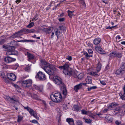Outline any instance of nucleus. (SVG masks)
<instances>
[{"label":"nucleus","instance_id":"nucleus-19","mask_svg":"<svg viewBox=\"0 0 125 125\" xmlns=\"http://www.w3.org/2000/svg\"><path fill=\"white\" fill-rule=\"evenodd\" d=\"M82 88V86L79 83L74 86V90L76 92H77L80 89Z\"/></svg>","mask_w":125,"mask_h":125},{"label":"nucleus","instance_id":"nucleus-32","mask_svg":"<svg viewBox=\"0 0 125 125\" xmlns=\"http://www.w3.org/2000/svg\"><path fill=\"white\" fill-rule=\"evenodd\" d=\"M101 41V40H94L93 41V43L95 45H97L99 44Z\"/></svg>","mask_w":125,"mask_h":125},{"label":"nucleus","instance_id":"nucleus-17","mask_svg":"<svg viewBox=\"0 0 125 125\" xmlns=\"http://www.w3.org/2000/svg\"><path fill=\"white\" fill-rule=\"evenodd\" d=\"M51 30L52 28L51 27H49L47 28H44L42 29V30L46 34H49L52 32Z\"/></svg>","mask_w":125,"mask_h":125},{"label":"nucleus","instance_id":"nucleus-11","mask_svg":"<svg viewBox=\"0 0 125 125\" xmlns=\"http://www.w3.org/2000/svg\"><path fill=\"white\" fill-rule=\"evenodd\" d=\"M33 91L37 90L40 92H42L43 91V87L42 86H38L37 85L34 84L31 87Z\"/></svg>","mask_w":125,"mask_h":125},{"label":"nucleus","instance_id":"nucleus-28","mask_svg":"<svg viewBox=\"0 0 125 125\" xmlns=\"http://www.w3.org/2000/svg\"><path fill=\"white\" fill-rule=\"evenodd\" d=\"M63 87V89L62 91L63 94L65 96H66L67 94V91L66 88L65 87V85L62 86Z\"/></svg>","mask_w":125,"mask_h":125},{"label":"nucleus","instance_id":"nucleus-29","mask_svg":"<svg viewBox=\"0 0 125 125\" xmlns=\"http://www.w3.org/2000/svg\"><path fill=\"white\" fill-rule=\"evenodd\" d=\"M119 95L122 100H125V94H123L121 93H120L119 94Z\"/></svg>","mask_w":125,"mask_h":125},{"label":"nucleus","instance_id":"nucleus-22","mask_svg":"<svg viewBox=\"0 0 125 125\" xmlns=\"http://www.w3.org/2000/svg\"><path fill=\"white\" fill-rule=\"evenodd\" d=\"M86 82L88 84H91L92 83V79L90 76H87L85 79Z\"/></svg>","mask_w":125,"mask_h":125},{"label":"nucleus","instance_id":"nucleus-14","mask_svg":"<svg viewBox=\"0 0 125 125\" xmlns=\"http://www.w3.org/2000/svg\"><path fill=\"white\" fill-rule=\"evenodd\" d=\"M125 73V71L123 70L120 68L117 70L115 72L116 74L120 75L121 76H122L123 74Z\"/></svg>","mask_w":125,"mask_h":125},{"label":"nucleus","instance_id":"nucleus-51","mask_svg":"<svg viewBox=\"0 0 125 125\" xmlns=\"http://www.w3.org/2000/svg\"><path fill=\"white\" fill-rule=\"evenodd\" d=\"M29 33H31V32H35L36 31L34 29H31V30H29Z\"/></svg>","mask_w":125,"mask_h":125},{"label":"nucleus","instance_id":"nucleus-4","mask_svg":"<svg viewBox=\"0 0 125 125\" xmlns=\"http://www.w3.org/2000/svg\"><path fill=\"white\" fill-rule=\"evenodd\" d=\"M66 29V27H64L62 25H61L59 26L58 28L55 30L56 34L58 38H60L62 36V32L65 31Z\"/></svg>","mask_w":125,"mask_h":125},{"label":"nucleus","instance_id":"nucleus-3","mask_svg":"<svg viewBox=\"0 0 125 125\" xmlns=\"http://www.w3.org/2000/svg\"><path fill=\"white\" fill-rule=\"evenodd\" d=\"M50 97L52 100L56 103H60L62 100V96L60 93H56L51 94Z\"/></svg>","mask_w":125,"mask_h":125},{"label":"nucleus","instance_id":"nucleus-15","mask_svg":"<svg viewBox=\"0 0 125 125\" xmlns=\"http://www.w3.org/2000/svg\"><path fill=\"white\" fill-rule=\"evenodd\" d=\"M25 55H27L28 60L30 61L31 60H33L34 59V56L32 54L27 52L26 54H25Z\"/></svg>","mask_w":125,"mask_h":125},{"label":"nucleus","instance_id":"nucleus-39","mask_svg":"<svg viewBox=\"0 0 125 125\" xmlns=\"http://www.w3.org/2000/svg\"><path fill=\"white\" fill-rule=\"evenodd\" d=\"M76 125H83V122L80 120H77L76 121Z\"/></svg>","mask_w":125,"mask_h":125},{"label":"nucleus","instance_id":"nucleus-21","mask_svg":"<svg viewBox=\"0 0 125 125\" xmlns=\"http://www.w3.org/2000/svg\"><path fill=\"white\" fill-rule=\"evenodd\" d=\"M102 64L100 62H99L97 67L96 70L98 72H99L101 70L102 67Z\"/></svg>","mask_w":125,"mask_h":125},{"label":"nucleus","instance_id":"nucleus-43","mask_svg":"<svg viewBox=\"0 0 125 125\" xmlns=\"http://www.w3.org/2000/svg\"><path fill=\"white\" fill-rule=\"evenodd\" d=\"M77 77L79 79L81 80L83 78V75L82 73H80L78 75Z\"/></svg>","mask_w":125,"mask_h":125},{"label":"nucleus","instance_id":"nucleus-64","mask_svg":"<svg viewBox=\"0 0 125 125\" xmlns=\"http://www.w3.org/2000/svg\"><path fill=\"white\" fill-rule=\"evenodd\" d=\"M123 94H125V85H124L123 88Z\"/></svg>","mask_w":125,"mask_h":125},{"label":"nucleus","instance_id":"nucleus-10","mask_svg":"<svg viewBox=\"0 0 125 125\" xmlns=\"http://www.w3.org/2000/svg\"><path fill=\"white\" fill-rule=\"evenodd\" d=\"M16 59L9 56L5 57L4 58V61L7 63H10L12 62H14Z\"/></svg>","mask_w":125,"mask_h":125},{"label":"nucleus","instance_id":"nucleus-27","mask_svg":"<svg viewBox=\"0 0 125 125\" xmlns=\"http://www.w3.org/2000/svg\"><path fill=\"white\" fill-rule=\"evenodd\" d=\"M98 72H97V71L95 72H90L89 74L95 77L96 75L99 76L98 74Z\"/></svg>","mask_w":125,"mask_h":125},{"label":"nucleus","instance_id":"nucleus-25","mask_svg":"<svg viewBox=\"0 0 125 125\" xmlns=\"http://www.w3.org/2000/svg\"><path fill=\"white\" fill-rule=\"evenodd\" d=\"M117 52L114 51L111 52L109 55V56L111 57H115L116 56Z\"/></svg>","mask_w":125,"mask_h":125},{"label":"nucleus","instance_id":"nucleus-26","mask_svg":"<svg viewBox=\"0 0 125 125\" xmlns=\"http://www.w3.org/2000/svg\"><path fill=\"white\" fill-rule=\"evenodd\" d=\"M19 37L17 32H16L14 34L10 37V38H17Z\"/></svg>","mask_w":125,"mask_h":125},{"label":"nucleus","instance_id":"nucleus-48","mask_svg":"<svg viewBox=\"0 0 125 125\" xmlns=\"http://www.w3.org/2000/svg\"><path fill=\"white\" fill-rule=\"evenodd\" d=\"M117 25H115L114 26H113L112 27H110V26H109L107 27L106 28V29H113L115 27H117Z\"/></svg>","mask_w":125,"mask_h":125},{"label":"nucleus","instance_id":"nucleus-62","mask_svg":"<svg viewBox=\"0 0 125 125\" xmlns=\"http://www.w3.org/2000/svg\"><path fill=\"white\" fill-rule=\"evenodd\" d=\"M64 20V18H63L59 19V20L60 21H62Z\"/></svg>","mask_w":125,"mask_h":125},{"label":"nucleus","instance_id":"nucleus-38","mask_svg":"<svg viewBox=\"0 0 125 125\" xmlns=\"http://www.w3.org/2000/svg\"><path fill=\"white\" fill-rule=\"evenodd\" d=\"M122 56V54L120 52H117L116 53V56L118 58H121Z\"/></svg>","mask_w":125,"mask_h":125},{"label":"nucleus","instance_id":"nucleus-40","mask_svg":"<svg viewBox=\"0 0 125 125\" xmlns=\"http://www.w3.org/2000/svg\"><path fill=\"white\" fill-rule=\"evenodd\" d=\"M81 113L84 115H87L88 113V111H86L84 109L82 110H81Z\"/></svg>","mask_w":125,"mask_h":125},{"label":"nucleus","instance_id":"nucleus-53","mask_svg":"<svg viewBox=\"0 0 125 125\" xmlns=\"http://www.w3.org/2000/svg\"><path fill=\"white\" fill-rule=\"evenodd\" d=\"M56 111L58 113V115H60L61 111L60 110L59 108H57L56 109Z\"/></svg>","mask_w":125,"mask_h":125},{"label":"nucleus","instance_id":"nucleus-20","mask_svg":"<svg viewBox=\"0 0 125 125\" xmlns=\"http://www.w3.org/2000/svg\"><path fill=\"white\" fill-rule=\"evenodd\" d=\"M23 107L25 109L27 110L29 112L31 115V114H32V113H33V112L34 111V110L31 109L28 106H27L26 107L23 106Z\"/></svg>","mask_w":125,"mask_h":125},{"label":"nucleus","instance_id":"nucleus-5","mask_svg":"<svg viewBox=\"0 0 125 125\" xmlns=\"http://www.w3.org/2000/svg\"><path fill=\"white\" fill-rule=\"evenodd\" d=\"M32 80L30 79L22 81L21 82L22 86L24 88H29L31 86Z\"/></svg>","mask_w":125,"mask_h":125},{"label":"nucleus","instance_id":"nucleus-31","mask_svg":"<svg viewBox=\"0 0 125 125\" xmlns=\"http://www.w3.org/2000/svg\"><path fill=\"white\" fill-rule=\"evenodd\" d=\"M88 114H87V115L89 116L90 117L93 119H94V116L91 113V111H88Z\"/></svg>","mask_w":125,"mask_h":125},{"label":"nucleus","instance_id":"nucleus-47","mask_svg":"<svg viewBox=\"0 0 125 125\" xmlns=\"http://www.w3.org/2000/svg\"><path fill=\"white\" fill-rule=\"evenodd\" d=\"M9 99L11 103H13L14 101H17L16 99L15 98L10 97L9 98Z\"/></svg>","mask_w":125,"mask_h":125},{"label":"nucleus","instance_id":"nucleus-12","mask_svg":"<svg viewBox=\"0 0 125 125\" xmlns=\"http://www.w3.org/2000/svg\"><path fill=\"white\" fill-rule=\"evenodd\" d=\"M7 77L11 81H14L16 79L15 75L13 73H9L7 74Z\"/></svg>","mask_w":125,"mask_h":125},{"label":"nucleus","instance_id":"nucleus-58","mask_svg":"<svg viewBox=\"0 0 125 125\" xmlns=\"http://www.w3.org/2000/svg\"><path fill=\"white\" fill-rule=\"evenodd\" d=\"M88 52L89 54H92L93 51L91 49H89L88 50Z\"/></svg>","mask_w":125,"mask_h":125},{"label":"nucleus","instance_id":"nucleus-23","mask_svg":"<svg viewBox=\"0 0 125 125\" xmlns=\"http://www.w3.org/2000/svg\"><path fill=\"white\" fill-rule=\"evenodd\" d=\"M80 107L78 105H74L72 109L74 111L76 112L78 111L80 109Z\"/></svg>","mask_w":125,"mask_h":125},{"label":"nucleus","instance_id":"nucleus-56","mask_svg":"<svg viewBox=\"0 0 125 125\" xmlns=\"http://www.w3.org/2000/svg\"><path fill=\"white\" fill-rule=\"evenodd\" d=\"M31 122L33 123H36L37 124H38V122L36 120H32L31 121Z\"/></svg>","mask_w":125,"mask_h":125},{"label":"nucleus","instance_id":"nucleus-55","mask_svg":"<svg viewBox=\"0 0 125 125\" xmlns=\"http://www.w3.org/2000/svg\"><path fill=\"white\" fill-rule=\"evenodd\" d=\"M110 68V66L109 64L107 65L105 69V71H106Z\"/></svg>","mask_w":125,"mask_h":125},{"label":"nucleus","instance_id":"nucleus-49","mask_svg":"<svg viewBox=\"0 0 125 125\" xmlns=\"http://www.w3.org/2000/svg\"><path fill=\"white\" fill-rule=\"evenodd\" d=\"M83 54L84 55L85 57L87 58H88V57H89V55L86 52H83Z\"/></svg>","mask_w":125,"mask_h":125},{"label":"nucleus","instance_id":"nucleus-33","mask_svg":"<svg viewBox=\"0 0 125 125\" xmlns=\"http://www.w3.org/2000/svg\"><path fill=\"white\" fill-rule=\"evenodd\" d=\"M125 72V62H122L120 68Z\"/></svg>","mask_w":125,"mask_h":125},{"label":"nucleus","instance_id":"nucleus-57","mask_svg":"<svg viewBox=\"0 0 125 125\" xmlns=\"http://www.w3.org/2000/svg\"><path fill=\"white\" fill-rule=\"evenodd\" d=\"M121 121H119L118 120L116 121L115 122V124L117 125H120L121 124Z\"/></svg>","mask_w":125,"mask_h":125},{"label":"nucleus","instance_id":"nucleus-2","mask_svg":"<svg viewBox=\"0 0 125 125\" xmlns=\"http://www.w3.org/2000/svg\"><path fill=\"white\" fill-rule=\"evenodd\" d=\"M58 68L60 70H63V73L66 76L70 77L72 75L73 73L72 69L70 68L69 64L67 63H65L63 66H59Z\"/></svg>","mask_w":125,"mask_h":125},{"label":"nucleus","instance_id":"nucleus-36","mask_svg":"<svg viewBox=\"0 0 125 125\" xmlns=\"http://www.w3.org/2000/svg\"><path fill=\"white\" fill-rule=\"evenodd\" d=\"M83 119H84L85 123L88 124L91 123L92 121V120L90 119H85V118Z\"/></svg>","mask_w":125,"mask_h":125},{"label":"nucleus","instance_id":"nucleus-24","mask_svg":"<svg viewBox=\"0 0 125 125\" xmlns=\"http://www.w3.org/2000/svg\"><path fill=\"white\" fill-rule=\"evenodd\" d=\"M105 118L106 121L109 123L112 122L113 120L112 117L110 116H106Z\"/></svg>","mask_w":125,"mask_h":125},{"label":"nucleus","instance_id":"nucleus-34","mask_svg":"<svg viewBox=\"0 0 125 125\" xmlns=\"http://www.w3.org/2000/svg\"><path fill=\"white\" fill-rule=\"evenodd\" d=\"M33 113H32V114H31V116H33L37 120H38L39 119V118L38 117L36 113H35L34 111L33 112Z\"/></svg>","mask_w":125,"mask_h":125},{"label":"nucleus","instance_id":"nucleus-9","mask_svg":"<svg viewBox=\"0 0 125 125\" xmlns=\"http://www.w3.org/2000/svg\"><path fill=\"white\" fill-rule=\"evenodd\" d=\"M33 41L32 40H22L21 41H16L14 40H13L12 41H11V42H10V44L11 45H10L9 46H14V49L15 48V46H17L18 45V42H33Z\"/></svg>","mask_w":125,"mask_h":125},{"label":"nucleus","instance_id":"nucleus-52","mask_svg":"<svg viewBox=\"0 0 125 125\" xmlns=\"http://www.w3.org/2000/svg\"><path fill=\"white\" fill-rule=\"evenodd\" d=\"M19 66V64L18 63H16L15 64L13 65V66L14 67L15 69H17Z\"/></svg>","mask_w":125,"mask_h":125},{"label":"nucleus","instance_id":"nucleus-59","mask_svg":"<svg viewBox=\"0 0 125 125\" xmlns=\"http://www.w3.org/2000/svg\"><path fill=\"white\" fill-rule=\"evenodd\" d=\"M4 81L6 83H9V81L7 78H5L4 79Z\"/></svg>","mask_w":125,"mask_h":125},{"label":"nucleus","instance_id":"nucleus-46","mask_svg":"<svg viewBox=\"0 0 125 125\" xmlns=\"http://www.w3.org/2000/svg\"><path fill=\"white\" fill-rule=\"evenodd\" d=\"M79 2L82 4L84 5V6L85 7L86 5L85 2L84 1V0H79Z\"/></svg>","mask_w":125,"mask_h":125},{"label":"nucleus","instance_id":"nucleus-61","mask_svg":"<svg viewBox=\"0 0 125 125\" xmlns=\"http://www.w3.org/2000/svg\"><path fill=\"white\" fill-rule=\"evenodd\" d=\"M87 45L88 46L90 47H92L93 46L92 44L90 42L88 43L87 44Z\"/></svg>","mask_w":125,"mask_h":125},{"label":"nucleus","instance_id":"nucleus-63","mask_svg":"<svg viewBox=\"0 0 125 125\" xmlns=\"http://www.w3.org/2000/svg\"><path fill=\"white\" fill-rule=\"evenodd\" d=\"M1 77L3 79L4 78H5V76L3 73L1 74Z\"/></svg>","mask_w":125,"mask_h":125},{"label":"nucleus","instance_id":"nucleus-30","mask_svg":"<svg viewBox=\"0 0 125 125\" xmlns=\"http://www.w3.org/2000/svg\"><path fill=\"white\" fill-rule=\"evenodd\" d=\"M74 12V11H71L69 10H68L67 12L68 15L70 18H72L73 16L74 15L73 14Z\"/></svg>","mask_w":125,"mask_h":125},{"label":"nucleus","instance_id":"nucleus-45","mask_svg":"<svg viewBox=\"0 0 125 125\" xmlns=\"http://www.w3.org/2000/svg\"><path fill=\"white\" fill-rule=\"evenodd\" d=\"M22 117L21 115H19L18 117V119L17 120L18 122H20L22 119Z\"/></svg>","mask_w":125,"mask_h":125},{"label":"nucleus","instance_id":"nucleus-37","mask_svg":"<svg viewBox=\"0 0 125 125\" xmlns=\"http://www.w3.org/2000/svg\"><path fill=\"white\" fill-rule=\"evenodd\" d=\"M23 32V33L25 34L27 33H29V29H27L23 28L21 29Z\"/></svg>","mask_w":125,"mask_h":125},{"label":"nucleus","instance_id":"nucleus-42","mask_svg":"<svg viewBox=\"0 0 125 125\" xmlns=\"http://www.w3.org/2000/svg\"><path fill=\"white\" fill-rule=\"evenodd\" d=\"M17 32L19 35L20 38H21V37L20 36L22 35L23 33L21 29Z\"/></svg>","mask_w":125,"mask_h":125},{"label":"nucleus","instance_id":"nucleus-8","mask_svg":"<svg viewBox=\"0 0 125 125\" xmlns=\"http://www.w3.org/2000/svg\"><path fill=\"white\" fill-rule=\"evenodd\" d=\"M36 77L41 81L45 80L46 77L45 74L41 71H39L37 73Z\"/></svg>","mask_w":125,"mask_h":125},{"label":"nucleus","instance_id":"nucleus-18","mask_svg":"<svg viewBox=\"0 0 125 125\" xmlns=\"http://www.w3.org/2000/svg\"><path fill=\"white\" fill-rule=\"evenodd\" d=\"M118 105V104L117 103L115 102L111 103L108 105V107L109 108H114Z\"/></svg>","mask_w":125,"mask_h":125},{"label":"nucleus","instance_id":"nucleus-50","mask_svg":"<svg viewBox=\"0 0 125 125\" xmlns=\"http://www.w3.org/2000/svg\"><path fill=\"white\" fill-rule=\"evenodd\" d=\"M38 19V15L37 14H36L34 16V18L33 19V21L34 20L36 21Z\"/></svg>","mask_w":125,"mask_h":125},{"label":"nucleus","instance_id":"nucleus-35","mask_svg":"<svg viewBox=\"0 0 125 125\" xmlns=\"http://www.w3.org/2000/svg\"><path fill=\"white\" fill-rule=\"evenodd\" d=\"M31 65V64L29 65V64L28 65L26 66L24 69L27 72H29L30 69Z\"/></svg>","mask_w":125,"mask_h":125},{"label":"nucleus","instance_id":"nucleus-60","mask_svg":"<svg viewBox=\"0 0 125 125\" xmlns=\"http://www.w3.org/2000/svg\"><path fill=\"white\" fill-rule=\"evenodd\" d=\"M66 59L69 61H71L72 60V57L71 56H69Z\"/></svg>","mask_w":125,"mask_h":125},{"label":"nucleus","instance_id":"nucleus-54","mask_svg":"<svg viewBox=\"0 0 125 125\" xmlns=\"http://www.w3.org/2000/svg\"><path fill=\"white\" fill-rule=\"evenodd\" d=\"M100 82L103 85H105L106 84V83L104 81H100Z\"/></svg>","mask_w":125,"mask_h":125},{"label":"nucleus","instance_id":"nucleus-13","mask_svg":"<svg viewBox=\"0 0 125 125\" xmlns=\"http://www.w3.org/2000/svg\"><path fill=\"white\" fill-rule=\"evenodd\" d=\"M95 49L97 51V52L101 54H105V52L101 48L100 46H95Z\"/></svg>","mask_w":125,"mask_h":125},{"label":"nucleus","instance_id":"nucleus-7","mask_svg":"<svg viewBox=\"0 0 125 125\" xmlns=\"http://www.w3.org/2000/svg\"><path fill=\"white\" fill-rule=\"evenodd\" d=\"M8 49V51L7 52L8 54L16 55L18 54V52L15 50L14 46H9Z\"/></svg>","mask_w":125,"mask_h":125},{"label":"nucleus","instance_id":"nucleus-16","mask_svg":"<svg viewBox=\"0 0 125 125\" xmlns=\"http://www.w3.org/2000/svg\"><path fill=\"white\" fill-rule=\"evenodd\" d=\"M66 121L70 125H75L73 119L72 118H67Z\"/></svg>","mask_w":125,"mask_h":125},{"label":"nucleus","instance_id":"nucleus-6","mask_svg":"<svg viewBox=\"0 0 125 125\" xmlns=\"http://www.w3.org/2000/svg\"><path fill=\"white\" fill-rule=\"evenodd\" d=\"M54 82L58 85H61L62 86H64V84L62 82V79L57 76L54 77L53 79Z\"/></svg>","mask_w":125,"mask_h":125},{"label":"nucleus","instance_id":"nucleus-41","mask_svg":"<svg viewBox=\"0 0 125 125\" xmlns=\"http://www.w3.org/2000/svg\"><path fill=\"white\" fill-rule=\"evenodd\" d=\"M34 23L33 22H32L30 23L27 26V27L30 28L32 27L34 25Z\"/></svg>","mask_w":125,"mask_h":125},{"label":"nucleus","instance_id":"nucleus-1","mask_svg":"<svg viewBox=\"0 0 125 125\" xmlns=\"http://www.w3.org/2000/svg\"><path fill=\"white\" fill-rule=\"evenodd\" d=\"M40 61L41 68L49 75H53L54 72L57 71V69L53 65L47 62L44 60L41 59Z\"/></svg>","mask_w":125,"mask_h":125},{"label":"nucleus","instance_id":"nucleus-44","mask_svg":"<svg viewBox=\"0 0 125 125\" xmlns=\"http://www.w3.org/2000/svg\"><path fill=\"white\" fill-rule=\"evenodd\" d=\"M32 97L33 98L35 99L38 100V96L37 95L35 94H33L32 96Z\"/></svg>","mask_w":125,"mask_h":125}]
</instances>
